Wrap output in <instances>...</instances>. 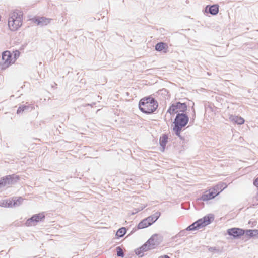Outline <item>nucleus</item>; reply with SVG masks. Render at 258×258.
Listing matches in <instances>:
<instances>
[{
	"mask_svg": "<svg viewBox=\"0 0 258 258\" xmlns=\"http://www.w3.org/2000/svg\"><path fill=\"white\" fill-rule=\"evenodd\" d=\"M158 106L157 101L153 97H148L140 100L139 103L140 110L143 113L149 114L153 113Z\"/></svg>",
	"mask_w": 258,
	"mask_h": 258,
	"instance_id": "nucleus-1",
	"label": "nucleus"
},
{
	"mask_svg": "<svg viewBox=\"0 0 258 258\" xmlns=\"http://www.w3.org/2000/svg\"><path fill=\"white\" fill-rule=\"evenodd\" d=\"M189 121L188 115L184 113H177L173 122L174 127L173 130L176 136L181 138L180 133Z\"/></svg>",
	"mask_w": 258,
	"mask_h": 258,
	"instance_id": "nucleus-2",
	"label": "nucleus"
},
{
	"mask_svg": "<svg viewBox=\"0 0 258 258\" xmlns=\"http://www.w3.org/2000/svg\"><path fill=\"white\" fill-rule=\"evenodd\" d=\"M23 14L21 12H12L8 20V27L11 31L17 30L22 25Z\"/></svg>",
	"mask_w": 258,
	"mask_h": 258,
	"instance_id": "nucleus-3",
	"label": "nucleus"
},
{
	"mask_svg": "<svg viewBox=\"0 0 258 258\" xmlns=\"http://www.w3.org/2000/svg\"><path fill=\"white\" fill-rule=\"evenodd\" d=\"M19 56L20 52L18 51H14L12 53L8 50L3 52L2 53L3 63L2 68L5 69L14 63Z\"/></svg>",
	"mask_w": 258,
	"mask_h": 258,
	"instance_id": "nucleus-4",
	"label": "nucleus"
},
{
	"mask_svg": "<svg viewBox=\"0 0 258 258\" xmlns=\"http://www.w3.org/2000/svg\"><path fill=\"white\" fill-rule=\"evenodd\" d=\"M213 219V217L212 216H206L189 225L187 227L186 230L187 231H193L205 227V226L209 224Z\"/></svg>",
	"mask_w": 258,
	"mask_h": 258,
	"instance_id": "nucleus-5",
	"label": "nucleus"
},
{
	"mask_svg": "<svg viewBox=\"0 0 258 258\" xmlns=\"http://www.w3.org/2000/svg\"><path fill=\"white\" fill-rule=\"evenodd\" d=\"M187 106L185 103H181L177 102L173 103L169 107L167 110V112L169 113L171 115L175 114L184 113L187 110Z\"/></svg>",
	"mask_w": 258,
	"mask_h": 258,
	"instance_id": "nucleus-6",
	"label": "nucleus"
},
{
	"mask_svg": "<svg viewBox=\"0 0 258 258\" xmlns=\"http://www.w3.org/2000/svg\"><path fill=\"white\" fill-rule=\"evenodd\" d=\"M216 190V188L210 189L209 191L205 192L202 196L198 199L199 200L207 201L214 198L219 194V191Z\"/></svg>",
	"mask_w": 258,
	"mask_h": 258,
	"instance_id": "nucleus-7",
	"label": "nucleus"
},
{
	"mask_svg": "<svg viewBox=\"0 0 258 258\" xmlns=\"http://www.w3.org/2000/svg\"><path fill=\"white\" fill-rule=\"evenodd\" d=\"M45 218V216L43 213H39L33 215L31 218L28 219L26 222L27 226H31L34 225L33 222H38L43 220Z\"/></svg>",
	"mask_w": 258,
	"mask_h": 258,
	"instance_id": "nucleus-8",
	"label": "nucleus"
},
{
	"mask_svg": "<svg viewBox=\"0 0 258 258\" xmlns=\"http://www.w3.org/2000/svg\"><path fill=\"white\" fill-rule=\"evenodd\" d=\"M161 239L158 234H154L146 242L150 247L155 248L160 243Z\"/></svg>",
	"mask_w": 258,
	"mask_h": 258,
	"instance_id": "nucleus-9",
	"label": "nucleus"
},
{
	"mask_svg": "<svg viewBox=\"0 0 258 258\" xmlns=\"http://www.w3.org/2000/svg\"><path fill=\"white\" fill-rule=\"evenodd\" d=\"M227 233L234 238H238L245 233V231L238 228H232L227 230Z\"/></svg>",
	"mask_w": 258,
	"mask_h": 258,
	"instance_id": "nucleus-10",
	"label": "nucleus"
},
{
	"mask_svg": "<svg viewBox=\"0 0 258 258\" xmlns=\"http://www.w3.org/2000/svg\"><path fill=\"white\" fill-rule=\"evenodd\" d=\"M149 245L147 242H146L140 248L135 250L136 254L139 257L144 256L145 255L144 254L145 252H146L149 250L153 249L152 248L150 247Z\"/></svg>",
	"mask_w": 258,
	"mask_h": 258,
	"instance_id": "nucleus-11",
	"label": "nucleus"
},
{
	"mask_svg": "<svg viewBox=\"0 0 258 258\" xmlns=\"http://www.w3.org/2000/svg\"><path fill=\"white\" fill-rule=\"evenodd\" d=\"M50 19H48L45 17H38L32 20L34 24L41 26L48 25L50 23Z\"/></svg>",
	"mask_w": 258,
	"mask_h": 258,
	"instance_id": "nucleus-12",
	"label": "nucleus"
},
{
	"mask_svg": "<svg viewBox=\"0 0 258 258\" xmlns=\"http://www.w3.org/2000/svg\"><path fill=\"white\" fill-rule=\"evenodd\" d=\"M205 12L209 13L211 15H215L219 12V6L217 5L207 6L205 9Z\"/></svg>",
	"mask_w": 258,
	"mask_h": 258,
	"instance_id": "nucleus-13",
	"label": "nucleus"
},
{
	"mask_svg": "<svg viewBox=\"0 0 258 258\" xmlns=\"http://www.w3.org/2000/svg\"><path fill=\"white\" fill-rule=\"evenodd\" d=\"M229 119L231 121L240 125L243 124L244 122V120L243 118L237 116L230 115L229 117Z\"/></svg>",
	"mask_w": 258,
	"mask_h": 258,
	"instance_id": "nucleus-14",
	"label": "nucleus"
},
{
	"mask_svg": "<svg viewBox=\"0 0 258 258\" xmlns=\"http://www.w3.org/2000/svg\"><path fill=\"white\" fill-rule=\"evenodd\" d=\"M160 216V212H156L154 215L149 216L147 218V219L148 221L149 222V223L151 225L154 222L156 221L157 219L159 218V217Z\"/></svg>",
	"mask_w": 258,
	"mask_h": 258,
	"instance_id": "nucleus-15",
	"label": "nucleus"
},
{
	"mask_svg": "<svg viewBox=\"0 0 258 258\" xmlns=\"http://www.w3.org/2000/svg\"><path fill=\"white\" fill-rule=\"evenodd\" d=\"M168 140V137L166 135H163L162 136L160 137L159 142L160 145L163 148L162 151H163L165 149L166 143Z\"/></svg>",
	"mask_w": 258,
	"mask_h": 258,
	"instance_id": "nucleus-16",
	"label": "nucleus"
},
{
	"mask_svg": "<svg viewBox=\"0 0 258 258\" xmlns=\"http://www.w3.org/2000/svg\"><path fill=\"white\" fill-rule=\"evenodd\" d=\"M151 224L149 223V222L148 221L147 218L143 220L142 221H141L138 225V227L139 229H143L146 228L149 226H150Z\"/></svg>",
	"mask_w": 258,
	"mask_h": 258,
	"instance_id": "nucleus-17",
	"label": "nucleus"
},
{
	"mask_svg": "<svg viewBox=\"0 0 258 258\" xmlns=\"http://www.w3.org/2000/svg\"><path fill=\"white\" fill-rule=\"evenodd\" d=\"M167 47V45L166 43L163 42H159L155 45V50L158 51H161L165 49Z\"/></svg>",
	"mask_w": 258,
	"mask_h": 258,
	"instance_id": "nucleus-18",
	"label": "nucleus"
},
{
	"mask_svg": "<svg viewBox=\"0 0 258 258\" xmlns=\"http://www.w3.org/2000/svg\"><path fill=\"white\" fill-rule=\"evenodd\" d=\"M126 232V229L124 227L119 228L116 232V235L118 237H123Z\"/></svg>",
	"mask_w": 258,
	"mask_h": 258,
	"instance_id": "nucleus-19",
	"label": "nucleus"
},
{
	"mask_svg": "<svg viewBox=\"0 0 258 258\" xmlns=\"http://www.w3.org/2000/svg\"><path fill=\"white\" fill-rule=\"evenodd\" d=\"M245 233L246 235L252 237L258 234V230H247Z\"/></svg>",
	"mask_w": 258,
	"mask_h": 258,
	"instance_id": "nucleus-20",
	"label": "nucleus"
},
{
	"mask_svg": "<svg viewBox=\"0 0 258 258\" xmlns=\"http://www.w3.org/2000/svg\"><path fill=\"white\" fill-rule=\"evenodd\" d=\"M227 187V185L224 183H220L218 184L216 186L214 187V188H216V190H217L218 191H219V193L221 192L222 190H223L226 187Z\"/></svg>",
	"mask_w": 258,
	"mask_h": 258,
	"instance_id": "nucleus-21",
	"label": "nucleus"
},
{
	"mask_svg": "<svg viewBox=\"0 0 258 258\" xmlns=\"http://www.w3.org/2000/svg\"><path fill=\"white\" fill-rule=\"evenodd\" d=\"M116 252L117 256L118 257H123L124 256V252L122 249L119 247H117L116 248Z\"/></svg>",
	"mask_w": 258,
	"mask_h": 258,
	"instance_id": "nucleus-22",
	"label": "nucleus"
},
{
	"mask_svg": "<svg viewBox=\"0 0 258 258\" xmlns=\"http://www.w3.org/2000/svg\"><path fill=\"white\" fill-rule=\"evenodd\" d=\"M208 250L210 252L216 253H219L220 252L219 250L217 249L216 247H211L208 248Z\"/></svg>",
	"mask_w": 258,
	"mask_h": 258,
	"instance_id": "nucleus-23",
	"label": "nucleus"
},
{
	"mask_svg": "<svg viewBox=\"0 0 258 258\" xmlns=\"http://www.w3.org/2000/svg\"><path fill=\"white\" fill-rule=\"evenodd\" d=\"M26 108V106H23L19 107L17 110V113H20L21 112H22Z\"/></svg>",
	"mask_w": 258,
	"mask_h": 258,
	"instance_id": "nucleus-24",
	"label": "nucleus"
},
{
	"mask_svg": "<svg viewBox=\"0 0 258 258\" xmlns=\"http://www.w3.org/2000/svg\"><path fill=\"white\" fill-rule=\"evenodd\" d=\"M186 233V231H185V230L181 231H180V232L179 233V234H178V236H179V237H180V236H181L183 235L184 234V233Z\"/></svg>",
	"mask_w": 258,
	"mask_h": 258,
	"instance_id": "nucleus-25",
	"label": "nucleus"
},
{
	"mask_svg": "<svg viewBox=\"0 0 258 258\" xmlns=\"http://www.w3.org/2000/svg\"><path fill=\"white\" fill-rule=\"evenodd\" d=\"M253 184L255 186L258 187V178L255 179Z\"/></svg>",
	"mask_w": 258,
	"mask_h": 258,
	"instance_id": "nucleus-26",
	"label": "nucleus"
},
{
	"mask_svg": "<svg viewBox=\"0 0 258 258\" xmlns=\"http://www.w3.org/2000/svg\"><path fill=\"white\" fill-rule=\"evenodd\" d=\"M159 258H170L167 255H164L163 256H159Z\"/></svg>",
	"mask_w": 258,
	"mask_h": 258,
	"instance_id": "nucleus-27",
	"label": "nucleus"
},
{
	"mask_svg": "<svg viewBox=\"0 0 258 258\" xmlns=\"http://www.w3.org/2000/svg\"><path fill=\"white\" fill-rule=\"evenodd\" d=\"M192 109H193V112H194L193 117H195V116H196V113H195V111L194 108H192Z\"/></svg>",
	"mask_w": 258,
	"mask_h": 258,
	"instance_id": "nucleus-28",
	"label": "nucleus"
}]
</instances>
